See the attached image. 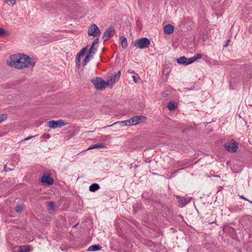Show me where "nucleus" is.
<instances>
[{
	"instance_id": "nucleus-1",
	"label": "nucleus",
	"mask_w": 252,
	"mask_h": 252,
	"mask_svg": "<svg viewBox=\"0 0 252 252\" xmlns=\"http://www.w3.org/2000/svg\"><path fill=\"white\" fill-rule=\"evenodd\" d=\"M7 63L10 66L17 69L29 67L35 64V63L29 56L21 53L10 55Z\"/></svg>"
},
{
	"instance_id": "nucleus-2",
	"label": "nucleus",
	"mask_w": 252,
	"mask_h": 252,
	"mask_svg": "<svg viewBox=\"0 0 252 252\" xmlns=\"http://www.w3.org/2000/svg\"><path fill=\"white\" fill-rule=\"evenodd\" d=\"M223 146L225 150L230 153H236L239 148L238 143L233 139L228 140Z\"/></svg>"
},
{
	"instance_id": "nucleus-3",
	"label": "nucleus",
	"mask_w": 252,
	"mask_h": 252,
	"mask_svg": "<svg viewBox=\"0 0 252 252\" xmlns=\"http://www.w3.org/2000/svg\"><path fill=\"white\" fill-rule=\"evenodd\" d=\"M132 44L138 49H144L150 46V41L147 37H142L136 40L134 42H132Z\"/></svg>"
},
{
	"instance_id": "nucleus-4",
	"label": "nucleus",
	"mask_w": 252,
	"mask_h": 252,
	"mask_svg": "<svg viewBox=\"0 0 252 252\" xmlns=\"http://www.w3.org/2000/svg\"><path fill=\"white\" fill-rule=\"evenodd\" d=\"M91 82L97 90H103L107 86L106 81L99 77H95L92 79Z\"/></svg>"
},
{
	"instance_id": "nucleus-5",
	"label": "nucleus",
	"mask_w": 252,
	"mask_h": 252,
	"mask_svg": "<svg viewBox=\"0 0 252 252\" xmlns=\"http://www.w3.org/2000/svg\"><path fill=\"white\" fill-rule=\"evenodd\" d=\"M67 124V123L63 120L60 119L58 121L52 120L48 122L47 126L50 128H57L62 127Z\"/></svg>"
},
{
	"instance_id": "nucleus-6",
	"label": "nucleus",
	"mask_w": 252,
	"mask_h": 252,
	"mask_svg": "<svg viewBox=\"0 0 252 252\" xmlns=\"http://www.w3.org/2000/svg\"><path fill=\"white\" fill-rule=\"evenodd\" d=\"M101 32L98 27L94 24H92L89 26L88 30V34L89 35H92L94 37H98L100 35Z\"/></svg>"
},
{
	"instance_id": "nucleus-7",
	"label": "nucleus",
	"mask_w": 252,
	"mask_h": 252,
	"mask_svg": "<svg viewBox=\"0 0 252 252\" xmlns=\"http://www.w3.org/2000/svg\"><path fill=\"white\" fill-rule=\"evenodd\" d=\"M115 30L113 27H110L107 28L104 32L102 38L104 40H107L109 39L111 37L114 35Z\"/></svg>"
},
{
	"instance_id": "nucleus-8",
	"label": "nucleus",
	"mask_w": 252,
	"mask_h": 252,
	"mask_svg": "<svg viewBox=\"0 0 252 252\" xmlns=\"http://www.w3.org/2000/svg\"><path fill=\"white\" fill-rule=\"evenodd\" d=\"M146 119V118L142 116H136L129 119L131 125L139 124L143 122Z\"/></svg>"
},
{
	"instance_id": "nucleus-9",
	"label": "nucleus",
	"mask_w": 252,
	"mask_h": 252,
	"mask_svg": "<svg viewBox=\"0 0 252 252\" xmlns=\"http://www.w3.org/2000/svg\"><path fill=\"white\" fill-rule=\"evenodd\" d=\"M40 182L45 185H51L54 183V180L49 174H44L41 177Z\"/></svg>"
},
{
	"instance_id": "nucleus-10",
	"label": "nucleus",
	"mask_w": 252,
	"mask_h": 252,
	"mask_svg": "<svg viewBox=\"0 0 252 252\" xmlns=\"http://www.w3.org/2000/svg\"><path fill=\"white\" fill-rule=\"evenodd\" d=\"M177 199H178L179 206L181 207L185 206L190 201L189 198H186L184 197H181L180 196H177Z\"/></svg>"
},
{
	"instance_id": "nucleus-11",
	"label": "nucleus",
	"mask_w": 252,
	"mask_h": 252,
	"mask_svg": "<svg viewBox=\"0 0 252 252\" xmlns=\"http://www.w3.org/2000/svg\"><path fill=\"white\" fill-rule=\"evenodd\" d=\"M119 79L118 78H116L115 77V75L114 74L108 77V79L107 81H106L107 86H113L114 85L116 81H118Z\"/></svg>"
},
{
	"instance_id": "nucleus-12",
	"label": "nucleus",
	"mask_w": 252,
	"mask_h": 252,
	"mask_svg": "<svg viewBox=\"0 0 252 252\" xmlns=\"http://www.w3.org/2000/svg\"><path fill=\"white\" fill-rule=\"evenodd\" d=\"M174 28L170 24H167L164 27V32L166 34H171L174 32Z\"/></svg>"
},
{
	"instance_id": "nucleus-13",
	"label": "nucleus",
	"mask_w": 252,
	"mask_h": 252,
	"mask_svg": "<svg viewBox=\"0 0 252 252\" xmlns=\"http://www.w3.org/2000/svg\"><path fill=\"white\" fill-rule=\"evenodd\" d=\"M102 249L101 247L99 245H94L90 246L88 249L89 252H94L96 251L101 250Z\"/></svg>"
},
{
	"instance_id": "nucleus-14",
	"label": "nucleus",
	"mask_w": 252,
	"mask_h": 252,
	"mask_svg": "<svg viewBox=\"0 0 252 252\" xmlns=\"http://www.w3.org/2000/svg\"><path fill=\"white\" fill-rule=\"evenodd\" d=\"M106 146L105 145L102 143H97L94 145H91L88 148V150H92L94 149H101L105 148Z\"/></svg>"
},
{
	"instance_id": "nucleus-15",
	"label": "nucleus",
	"mask_w": 252,
	"mask_h": 252,
	"mask_svg": "<svg viewBox=\"0 0 252 252\" xmlns=\"http://www.w3.org/2000/svg\"><path fill=\"white\" fill-rule=\"evenodd\" d=\"M187 58H186L185 56H182L177 59V63L180 64H183L184 65H188V63L187 62Z\"/></svg>"
},
{
	"instance_id": "nucleus-16",
	"label": "nucleus",
	"mask_w": 252,
	"mask_h": 252,
	"mask_svg": "<svg viewBox=\"0 0 252 252\" xmlns=\"http://www.w3.org/2000/svg\"><path fill=\"white\" fill-rule=\"evenodd\" d=\"M99 189V185L97 183H94L89 187V190L92 192H95Z\"/></svg>"
},
{
	"instance_id": "nucleus-17",
	"label": "nucleus",
	"mask_w": 252,
	"mask_h": 252,
	"mask_svg": "<svg viewBox=\"0 0 252 252\" xmlns=\"http://www.w3.org/2000/svg\"><path fill=\"white\" fill-rule=\"evenodd\" d=\"M93 56L94 55L89 54V53H88L87 55L85 57L83 61V65L84 66L86 65L87 63L93 58Z\"/></svg>"
},
{
	"instance_id": "nucleus-18",
	"label": "nucleus",
	"mask_w": 252,
	"mask_h": 252,
	"mask_svg": "<svg viewBox=\"0 0 252 252\" xmlns=\"http://www.w3.org/2000/svg\"><path fill=\"white\" fill-rule=\"evenodd\" d=\"M18 249L21 252H29L31 251V247L29 246H20V248Z\"/></svg>"
},
{
	"instance_id": "nucleus-19",
	"label": "nucleus",
	"mask_w": 252,
	"mask_h": 252,
	"mask_svg": "<svg viewBox=\"0 0 252 252\" xmlns=\"http://www.w3.org/2000/svg\"><path fill=\"white\" fill-rule=\"evenodd\" d=\"M96 51H97V46L96 47H95V46L92 44L91 48L88 51V53H89V54L94 55L95 54V52H96Z\"/></svg>"
},
{
	"instance_id": "nucleus-20",
	"label": "nucleus",
	"mask_w": 252,
	"mask_h": 252,
	"mask_svg": "<svg viewBox=\"0 0 252 252\" xmlns=\"http://www.w3.org/2000/svg\"><path fill=\"white\" fill-rule=\"evenodd\" d=\"M167 107L170 111H173L176 108L175 104L172 101H169L167 104Z\"/></svg>"
},
{
	"instance_id": "nucleus-21",
	"label": "nucleus",
	"mask_w": 252,
	"mask_h": 252,
	"mask_svg": "<svg viewBox=\"0 0 252 252\" xmlns=\"http://www.w3.org/2000/svg\"><path fill=\"white\" fill-rule=\"evenodd\" d=\"M88 45L82 48L80 51L77 54L76 56L81 57L83 56L87 50Z\"/></svg>"
},
{
	"instance_id": "nucleus-22",
	"label": "nucleus",
	"mask_w": 252,
	"mask_h": 252,
	"mask_svg": "<svg viewBox=\"0 0 252 252\" xmlns=\"http://www.w3.org/2000/svg\"><path fill=\"white\" fill-rule=\"evenodd\" d=\"M118 123L120 124V125L122 126H130L131 125L129 119L126 120V121H121V122H118Z\"/></svg>"
},
{
	"instance_id": "nucleus-23",
	"label": "nucleus",
	"mask_w": 252,
	"mask_h": 252,
	"mask_svg": "<svg viewBox=\"0 0 252 252\" xmlns=\"http://www.w3.org/2000/svg\"><path fill=\"white\" fill-rule=\"evenodd\" d=\"M121 45L123 48H126L127 46V39L125 37H123L121 41Z\"/></svg>"
},
{
	"instance_id": "nucleus-24",
	"label": "nucleus",
	"mask_w": 252,
	"mask_h": 252,
	"mask_svg": "<svg viewBox=\"0 0 252 252\" xmlns=\"http://www.w3.org/2000/svg\"><path fill=\"white\" fill-rule=\"evenodd\" d=\"M4 2L9 5H13L16 3V0H3Z\"/></svg>"
},
{
	"instance_id": "nucleus-25",
	"label": "nucleus",
	"mask_w": 252,
	"mask_h": 252,
	"mask_svg": "<svg viewBox=\"0 0 252 252\" xmlns=\"http://www.w3.org/2000/svg\"><path fill=\"white\" fill-rule=\"evenodd\" d=\"M23 210V207L22 205H17L15 207V211L17 213H21Z\"/></svg>"
},
{
	"instance_id": "nucleus-26",
	"label": "nucleus",
	"mask_w": 252,
	"mask_h": 252,
	"mask_svg": "<svg viewBox=\"0 0 252 252\" xmlns=\"http://www.w3.org/2000/svg\"><path fill=\"white\" fill-rule=\"evenodd\" d=\"M75 60L76 66L78 67V68H79L80 66V57L76 56Z\"/></svg>"
},
{
	"instance_id": "nucleus-27",
	"label": "nucleus",
	"mask_w": 252,
	"mask_h": 252,
	"mask_svg": "<svg viewBox=\"0 0 252 252\" xmlns=\"http://www.w3.org/2000/svg\"><path fill=\"white\" fill-rule=\"evenodd\" d=\"M11 160L15 162L18 160V156L16 154L13 155L11 158Z\"/></svg>"
},
{
	"instance_id": "nucleus-28",
	"label": "nucleus",
	"mask_w": 252,
	"mask_h": 252,
	"mask_svg": "<svg viewBox=\"0 0 252 252\" xmlns=\"http://www.w3.org/2000/svg\"><path fill=\"white\" fill-rule=\"evenodd\" d=\"M201 57H202V55L200 54H197L194 55L193 56V59L195 61L198 59H200L201 58Z\"/></svg>"
},
{
	"instance_id": "nucleus-29",
	"label": "nucleus",
	"mask_w": 252,
	"mask_h": 252,
	"mask_svg": "<svg viewBox=\"0 0 252 252\" xmlns=\"http://www.w3.org/2000/svg\"><path fill=\"white\" fill-rule=\"evenodd\" d=\"M6 118H7V116L6 114H0V123L1 122H2V121L6 119Z\"/></svg>"
},
{
	"instance_id": "nucleus-30",
	"label": "nucleus",
	"mask_w": 252,
	"mask_h": 252,
	"mask_svg": "<svg viewBox=\"0 0 252 252\" xmlns=\"http://www.w3.org/2000/svg\"><path fill=\"white\" fill-rule=\"evenodd\" d=\"M194 62H195L194 60L193 59V57H191V58H187V62L188 63V64H191V63H193Z\"/></svg>"
},
{
	"instance_id": "nucleus-31",
	"label": "nucleus",
	"mask_w": 252,
	"mask_h": 252,
	"mask_svg": "<svg viewBox=\"0 0 252 252\" xmlns=\"http://www.w3.org/2000/svg\"><path fill=\"white\" fill-rule=\"evenodd\" d=\"M48 206L50 209L53 210L55 207V204L53 202H49L48 203Z\"/></svg>"
},
{
	"instance_id": "nucleus-32",
	"label": "nucleus",
	"mask_w": 252,
	"mask_h": 252,
	"mask_svg": "<svg viewBox=\"0 0 252 252\" xmlns=\"http://www.w3.org/2000/svg\"><path fill=\"white\" fill-rule=\"evenodd\" d=\"M244 16L246 17L248 20L252 19V16L248 14L247 12H245L244 13Z\"/></svg>"
},
{
	"instance_id": "nucleus-33",
	"label": "nucleus",
	"mask_w": 252,
	"mask_h": 252,
	"mask_svg": "<svg viewBox=\"0 0 252 252\" xmlns=\"http://www.w3.org/2000/svg\"><path fill=\"white\" fill-rule=\"evenodd\" d=\"M6 31L2 28H0V36H2L5 34Z\"/></svg>"
},
{
	"instance_id": "nucleus-34",
	"label": "nucleus",
	"mask_w": 252,
	"mask_h": 252,
	"mask_svg": "<svg viewBox=\"0 0 252 252\" xmlns=\"http://www.w3.org/2000/svg\"><path fill=\"white\" fill-rule=\"evenodd\" d=\"M132 78L135 83H137L138 82V80L139 79L137 75H133Z\"/></svg>"
},
{
	"instance_id": "nucleus-35",
	"label": "nucleus",
	"mask_w": 252,
	"mask_h": 252,
	"mask_svg": "<svg viewBox=\"0 0 252 252\" xmlns=\"http://www.w3.org/2000/svg\"><path fill=\"white\" fill-rule=\"evenodd\" d=\"M121 71L119 70L117 72V73H115V74H114L115 75V78H118L119 79H120V76L121 75Z\"/></svg>"
},
{
	"instance_id": "nucleus-36",
	"label": "nucleus",
	"mask_w": 252,
	"mask_h": 252,
	"mask_svg": "<svg viewBox=\"0 0 252 252\" xmlns=\"http://www.w3.org/2000/svg\"><path fill=\"white\" fill-rule=\"evenodd\" d=\"M98 42H99L98 38H96L94 40L92 44L94 45V46H95V45H97L98 44Z\"/></svg>"
},
{
	"instance_id": "nucleus-37",
	"label": "nucleus",
	"mask_w": 252,
	"mask_h": 252,
	"mask_svg": "<svg viewBox=\"0 0 252 252\" xmlns=\"http://www.w3.org/2000/svg\"><path fill=\"white\" fill-rule=\"evenodd\" d=\"M18 248H20V246H16V247H14L13 248V252H21L20 250H19Z\"/></svg>"
},
{
	"instance_id": "nucleus-38",
	"label": "nucleus",
	"mask_w": 252,
	"mask_h": 252,
	"mask_svg": "<svg viewBox=\"0 0 252 252\" xmlns=\"http://www.w3.org/2000/svg\"><path fill=\"white\" fill-rule=\"evenodd\" d=\"M230 42V39H227V40L226 41L225 43L224 44L223 47H227V46L228 45V44H229V43Z\"/></svg>"
},
{
	"instance_id": "nucleus-39",
	"label": "nucleus",
	"mask_w": 252,
	"mask_h": 252,
	"mask_svg": "<svg viewBox=\"0 0 252 252\" xmlns=\"http://www.w3.org/2000/svg\"><path fill=\"white\" fill-rule=\"evenodd\" d=\"M35 136H28V137H27L26 138H25L24 140V141H27V140H30V139H32V138H33V137H35Z\"/></svg>"
},
{
	"instance_id": "nucleus-40",
	"label": "nucleus",
	"mask_w": 252,
	"mask_h": 252,
	"mask_svg": "<svg viewBox=\"0 0 252 252\" xmlns=\"http://www.w3.org/2000/svg\"><path fill=\"white\" fill-rule=\"evenodd\" d=\"M240 198L244 199L245 201H247L248 199H247L246 197H245L243 195H239Z\"/></svg>"
},
{
	"instance_id": "nucleus-41",
	"label": "nucleus",
	"mask_w": 252,
	"mask_h": 252,
	"mask_svg": "<svg viewBox=\"0 0 252 252\" xmlns=\"http://www.w3.org/2000/svg\"><path fill=\"white\" fill-rule=\"evenodd\" d=\"M4 170L5 172H7L8 171L11 170V169L9 168H7L6 166L4 167Z\"/></svg>"
},
{
	"instance_id": "nucleus-42",
	"label": "nucleus",
	"mask_w": 252,
	"mask_h": 252,
	"mask_svg": "<svg viewBox=\"0 0 252 252\" xmlns=\"http://www.w3.org/2000/svg\"><path fill=\"white\" fill-rule=\"evenodd\" d=\"M191 251H192V248H189L188 250V252H191Z\"/></svg>"
},
{
	"instance_id": "nucleus-43",
	"label": "nucleus",
	"mask_w": 252,
	"mask_h": 252,
	"mask_svg": "<svg viewBox=\"0 0 252 252\" xmlns=\"http://www.w3.org/2000/svg\"><path fill=\"white\" fill-rule=\"evenodd\" d=\"M137 206H138L137 205L135 204L133 205V208H137Z\"/></svg>"
},
{
	"instance_id": "nucleus-44",
	"label": "nucleus",
	"mask_w": 252,
	"mask_h": 252,
	"mask_svg": "<svg viewBox=\"0 0 252 252\" xmlns=\"http://www.w3.org/2000/svg\"><path fill=\"white\" fill-rule=\"evenodd\" d=\"M247 201L249 202L250 204H252V201L248 199V200Z\"/></svg>"
},
{
	"instance_id": "nucleus-45",
	"label": "nucleus",
	"mask_w": 252,
	"mask_h": 252,
	"mask_svg": "<svg viewBox=\"0 0 252 252\" xmlns=\"http://www.w3.org/2000/svg\"><path fill=\"white\" fill-rule=\"evenodd\" d=\"M208 222L209 224H212L213 223H214V222H210V221H208Z\"/></svg>"
},
{
	"instance_id": "nucleus-46",
	"label": "nucleus",
	"mask_w": 252,
	"mask_h": 252,
	"mask_svg": "<svg viewBox=\"0 0 252 252\" xmlns=\"http://www.w3.org/2000/svg\"><path fill=\"white\" fill-rule=\"evenodd\" d=\"M47 136L48 137V138L50 137V136H49V135L48 134L47 135Z\"/></svg>"
},
{
	"instance_id": "nucleus-47",
	"label": "nucleus",
	"mask_w": 252,
	"mask_h": 252,
	"mask_svg": "<svg viewBox=\"0 0 252 252\" xmlns=\"http://www.w3.org/2000/svg\"><path fill=\"white\" fill-rule=\"evenodd\" d=\"M1 50V48L0 47V50Z\"/></svg>"
}]
</instances>
